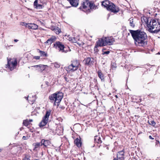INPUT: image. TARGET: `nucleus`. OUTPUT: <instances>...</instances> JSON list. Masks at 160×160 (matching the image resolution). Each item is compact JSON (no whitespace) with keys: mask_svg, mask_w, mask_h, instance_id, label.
<instances>
[{"mask_svg":"<svg viewBox=\"0 0 160 160\" xmlns=\"http://www.w3.org/2000/svg\"><path fill=\"white\" fill-rule=\"evenodd\" d=\"M129 32L136 46L143 48L146 47L148 45V39L146 32L140 29L136 30H130Z\"/></svg>","mask_w":160,"mask_h":160,"instance_id":"obj_1","label":"nucleus"},{"mask_svg":"<svg viewBox=\"0 0 160 160\" xmlns=\"http://www.w3.org/2000/svg\"><path fill=\"white\" fill-rule=\"evenodd\" d=\"M81 5L79 9L87 13H90L92 10L98 8L97 6L89 0H84L81 3Z\"/></svg>","mask_w":160,"mask_h":160,"instance_id":"obj_2","label":"nucleus"},{"mask_svg":"<svg viewBox=\"0 0 160 160\" xmlns=\"http://www.w3.org/2000/svg\"><path fill=\"white\" fill-rule=\"evenodd\" d=\"M148 31L152 33H157L160 31V23L156 20L153 19L147 24Z\"/></svg>","mask_w":160,"mask_h":160,"instance_id":"obj_3","label":"nucleus"},{"mask_svg":"<svg viewBox=\"0 0 160 160\" xmlns=\"http://www.w3.org/2000/svg\"><path fill=\"white\" fill-rule=\"evenodd\" d=\"M63 96V93L60 92H57L50 95L48 98L51 102L53 103L54 105H56V103L60 102Z\"/></svg>","mask_w":160,"mask_h":160,"instance_id":"obj_4","label":"nucleus"},{"mask_svg":"<svg viewBox=\"0 0 160 160\" xmlns=\"http://www.w3.org/2000/svg\"><path fill=\"white\" fill-rule=\"evenodd\" d=\"M81 66L79 60L75 59L71 61V64L67 67L66 70L68 72H73L77 71Z\"/></svg>","mask_w":160,"mask_h":160,"instance_id":"obj_5","label":"nucleus"},{"mask_svg":"<svg viewBox=\"0 0 160 160\" xmlns=\"http://www.w3.org/2000/svg\"><path fill=\"white\" fill-rule=\"evenodd\" d=\"M7 63L6 65V68L10 71H12L16 68L17 65V59L16 58H7Z\"/></svg>","mask_w":160,"mask_h":160,"instance_id":"obj_6","label":"nucleus"},{"mask_svg":"<svg viewBox=\"0 0 160 160\" xmlns=\"http://www.w3.org/2000/svg\"><path fill=\"white\" fill-rule=\"evenodd\" d=\"M53 48L58 49L59 52L66 53L68 51L69 48H67L65 47L63 43L60 41H56L53 44Z\"/></svg>","mask_w":160,"mask_h":160,"instance_id":"obj_7","label":"nucleus"},{"mask_svg":"<svg viewBox=\"0 0 160 160\" xmlns=\"http://www.w3.org/2000/svg\"><path fill=\"white\" fill-rule=\"evenodd\" d=\"M51 111V110L47 111L45 115L43 117L41 121L39 123V127H42L46 125L48 121L49 117L50 116Z\"/></svg>","mask_w":160,"mask_h":160,"instance_id":"obj_8","label":"nucleus"},{"mask_svg":"<svg viewBox=\"0 0 160 160\" xmlns=\"http://www.w3.org/2000/svg\"><path fill=\"white\" fill-rule=\"evenodd\" d=\"M125 149H123L122 150L118 152L117 153L116 157H113V160H124L125 159Z\"/></svg>","mask_w":160,"mask_h":160,"instance_id":"obj_9","label":"nucleus"},{"mask_svg":"<svg viewBox=\"0 0 160 160\" xmlns=\"http://www.w3.org/2000/svg\"><path fill=\"white\" fill-rule=\"evenodd\" d=\"M108 9V11L113 12L114 13H116L120 11V9L119 7L115 5L113 3H111L110 6Z\"/></svg>","mask_w":160,"mask_h":160,"instance_id":"obj_10","label":"nucleus"},{"mask_svg":"<svg viewBox=\"0 0 160 160\" xmlns=\"http://www.w3.org/2000/svg\"><path fill=\"white\" fill-rule=\"evenodd\" d=\"M41 146H43V148L44 150H46L51 144L50 141L48 140H45L44 139H42L41 140Z\"/></svg>","mask_w":160,"mask_h":160,"instance_id":"obj_11","label":"nucleus"},{"mask_svg":"<svg viewBox=\"0 0 160 160\" xmlns=\"http://www.w3.org/2000/svg\"><path fill=\"white\" fill-rule=\"evenodd\" d=\"M83 62L85 63V65L89 66H91L94 62L93 58L90 57H88L85 58Z\"/></svg>","mask_w":160,"mask_h":160,"instance_id":"obj_12","label":"nucleus"},{"mask_svg":"<svg viewBox=\"0 0 160 160\" xmlns=\"http://www.w3.org/2000/svg\"><path fill=\"white\" fill-rule=\"evenodd\" d=\"M96 43L98 46H99L100 47L107 46L106 37H103L100 38L98 41L96 42Z\"/></svg>","mask_w":160,"mask_h":160,"instance_id":"obj_13","label":"nucleus"},{"mask_svg":"<svg viewBox=\"0 0 160 160\" xmlns=\"http://www.w3.org/2000/svg\"><path fill=\"white\" fill-rule=\"evenodd\" d=\"M111 3H112V2L108 0H105L102 2L101 5L102 7L106 8L108 10V8H109L111 5Z\"/></svg>","mask_w":160,"mask_h":160,"instance_id":"obj_14","label":"nucleus"},{"mask_svg":"<svg viewBox=\"0 0 160 160\" xmlns=\"http://www.w3.org/2000/svg\"><path fill=\"white\" fill-rule=\"evenodd\" d=\"M106 40L107 45H112L115 42V39L112 37H106Z\"/></svg>","mask_w":160,"mask_h":160,"instance_id":"obj_15","label":"nucleus"},{"mask_svg":"<svg viewBox=\"0 0 160 160\" xmlns=\"http://www.w3.org/2000/svg\"><path fill=\"white\" fill-rule=\"evenodd\" d=\"M57 39V37L54 36H52V37L45 42V44L49 43L51 44L52 42H54Z\"/></svg>","mask_w":160,"mask_h":160,"instance_id":"obj_16","label":"nucleus"},{"mask_svg":"<svg viewBox=\"0 0 160 160\" xmlns=\"http://www.w3.org/2000/svg\"><path fill=\"white\" fill-rule=\"evenodd\" d=\"M27 27L29 29L36 30L38 28V26L34 23H28Z\"/></svg>","mask_w":160,"mask_h":160,"instance_id":"obj_17","label":"nucleus"},{"mask_svg":"<svg viewBox=\"0 0 160 160\" xmlns=\"http://www.w3.org/2000/svg\"><path fill=\"white\" fill-rule=\"evenodd\" d=\"M97 73L98 74V76L101 79V80L102 81H104V76L101 70H98L97 72Z\"/></svg>","mask_w":160,"mask_h":160,"instance_id":"obj_18","label":"nucleus"},{"mask_svg":"<svg viewBox=\"0 0 160 160\" xmlns=\"http://www.w3.org/2000/svg\"><path fill=\"white\" fill-rule=\"evenodd\" d=\"M74 144L78 148H80L82 146V142L81 141V138H76L74 141Z\"/></svg>","mask_w":160,"mask_h":160,"instance_id":"obj_19","label":"nucleus"},{"mask_svg":"<svg viewBox=\"0 0 160 160\" xmlns=\"http://www.w3.org/2000/svg\"><path fill=\"white\" fill-rule=\"evenodd\" d=\"M33 146H34L33 150L37 151L38 150V149L39 148L40 146H42L41 142H36V143H33Z\"/></svg>","mask_w":160,"mask_h":160,"instance_id":"obj_20","label":"nucleus"},{"mask_svg":"<svg viewBox=\"0 0 160 160\" xmlns=\"http://www.w3.org/2000/svg\"><path fill=\"white\" fill-rule=\"evenodd\" d=\"M37 51L40 53L41 57H47L48 56L47 53L46 52L41 51L38 49H37Z\"/></svg>","mask_w":160,"mask_h":160,"instance_id":"obj_21","label":"nucleus"},{"mask_svg":"<svg viewBox=\"0 0 160 160\" xmlns=\"http://www.w3.org/2000/svg\"><path fill=\"white\" fill-rule=\"evenodd\" d=\"M71 5L74 7H76L78 5V3L76 0H70L69 1Z\"/></svg>","mask_w":160,"mask_h":160,"instance_id":"obj_22","label":"nucleus"},{"mask_svg":"<svg viewBox=\"0 0 160 160\" xmlns=\"http://www.w3.org/2000/svg\"><path fill=\"white\" fill-rule=\"evenodd\" d=\"M46 66H47L45 65H42V64H39L38 65L33 66L32 67H37V68L39 67L40 68V69H41V70L43 71L46 68H45Z\"/></svg>","mask_w":160,"mask_h":160,"instance_id":"obj_23","label":"nucleus"},{"mask_svg":"<svg viewBox=\"0 0 160 160\" xmlns=\"http://www.w3.org/2000/svg\"><path fill=\"white\" fill-rule=\"evenodd\" d=\"M94 141L98 143H101L102 142L101 138L100 137L98 136H96L95 137Z\"/></svg>","mask_w":160,"mask_h":160,"instance_id":"obj_24","label":"nucleus"},{"mask_svg":"<svg viewBox=\"0 0 160 160\" xmlns=\"http://www.w3.org/2000/svg\"><path fill=\"white\" fill-rule=\"evenodd\" d=\"M52 30L54 31L57 34H59L61 32V29L58 27L53 28Z\"/></svg>","mask_w":160,"mask_h":160,"instance_id":"obj_25","label":"nucleus"},{"mask_svg":"<svg viewBox=\"0 0 160 160\" xmlns=\"http://www.w3.org/2000/svg\"><path fill=\"white\" fill-rule=\"evenodd\" d=\"M129 24L130 26L132 28L135 27V23L134 22V19L132 18H130L129 19Z\"/></svg>","mask_w":160,"mask_h":160,"instance_id":"obj_26","label":"nucleus"},{"mask_svg":"<svg viewBox=\"0 0 160 160\" xmlns=\"http://www.w3.org/2000/svg\"><path fill=\"white\" fill-rule=\"evenodd\" d=\"M38 0H35L34 2V6L36 8H38L40 7H41L42 6L41 4H38Z\"/></svg>","mask_w":160,"mask_h":160,"instance_id":"obj_27","label":"nucleus"},{"mask_svg":"<svg viewBox=\"0 0 160 160\" xmlns=\"http://www.w3.org/2000/svg\"><path fill=\"white\" fill-rule=\"evenodd\" d=\"M27 98V100H28V102L31 104H33L35 100L34 99H32V98L30 97H28Z\"/></svg>","mask_w":160,"mask_h":160,"instance_id":"obj_28","label":"nucleus"},{"mask_svg":"<svg viewBox=\"0 0 160 160\" xmlns=\"http://www.w3.org/2000/svg\"><path fill=\"white\" fill-rule=\"evenodd\" d=\"M23 124L25 126L27 127L30 125V123H29V121L28 120L26 119L23 121Z\"/></svg>","mask_w":160,"mask_h":160,"instance_id":"obj_29","label":"nucleus"},{"mask_svg":"<svg viewBox=\"0 0 160 160\" xmlns=\"http://www.w3.org/2000/svg\"><path fill=\"white\" fill-rule=\"evenodd\" d=\"M24 156V157L22 160H30V156L29 155L25 154Z\"/></svg>","mask_w":160,"mask_h":160,"instance_id":"obj_30","label":"nucleus"},{"mask_svg":"<svg viewBox=\"0 0 160 160\" xmlns=\"http://www.w3.org/2000/svg\"><path fill=\"white\" fill-rule=\"evenodd\" d=\"M151 122V123L149 122V121H148V123L149 125H152V126L153 127L155 128L157 127L156 126V123L154 121L152 120Z\"/></svg>","mask_w":160,"mask_h":160,"instance_id":"obj_31","label":"nucleus"},{"mask_svg":"<svg viewBox=\"0 0 160 160\" xmlns=\"http://www.w3.org/2000/svg\"><path fill=\"white\" fill-rule=\"evenodd\" d=\"M100 47V46H98V45L96 44V43L95 46L94 48V50L95 53H97L99 51V49L98 48V47Z\"/></svg>","mask_w":160,"mask_h":160,"instance_id":"obj_32","label":"nucleus"},{"mask_svg":"<svg viewBox=\"0 0 160 160\" xmlns=\"http://www.w3.org/2000/svg\"><path fill=\"white\" fill-rule=\"evenodd\" d=\"M79 46H82L84 44V42L81 41H80L79 39H78L76 42Z\"/></svg>","mask_w":160,"mask_h":160,"instance_id":"obj_33","label":"nucleus"},{"mask_svg":"<svg viewBox=\"0 0 160 160\" xmlns=\"http://www.w3.org/2000/svg\"><path fill=\"white\" fill-rule=\"evenodd\" d=\"M69 39L70 41H71L73 43H76L77 41L75 39L74 37L72 38H69Z\"/></svg>","mask_w":160,"mask_h":160,"instance_id":"obj_34","label":"nucleus"},{"mask_svg":"<svg viewBox=\"0 0 160 160\" xmlns=\"http://www.w3.org/2000/svg\"><path fill=\"white\" fill-rule=\"evenodd\" d=\"M64 78L65 80L68 82V76L66 75H64Z\"/></svg>","mask_w":160,"mask_h":160,"instance_id":"obj_35","label":"nucleus"},{"mask_svg":"<svg viewBox=\"0 0 160 160\" xmlns=\"http://www.w3.org/2000/svg\"><path fill=\"white\" fill-rule=\"evenodd\" d=\"M33 59L36 60H39L40 59V56H34L33 57Z\"/></svg>","mask_w":160,"mask_h":160,"instance_id":"obj_36","label":"nucleus"},{"mask_svg":"<svg viewBox=\"0 0 160 160\" xmlns=\"http://www.w3.org/2000/svg\"><path fill=\"white\" fill-rule=\"evenodd\" d=\"M110 52L109 51H105V52H104L102 53V55H104L105 54H108L110 53Z\"/></svg>","mask_w":160,"mask_h":160,"instance_id":"obj_37","label":"nucleus"},{"mask_svg":"<svg viewBox=\"0 0 160 160\" xmlns=\"http://www.w3.org/2000/svg\"><path fill=\"white\" fill-rule=\"evenodd\" d=\"M156 141L155 145L157 147L158 146V144H160V142L159 140H156Z\"/></svg>","mask_w":160,"mask_h":160,"instance_id":"obj_38","label":"nucleus"},{"mask_svg":"<svg viewBox=\"0 0 160 160\" xmlns=\"http://www.w3.org/2000/svg\"><path fill=\"white\" fill-rule=\"evenodd\" d=\"M28 136H23L22 137V139L24 140H27L28 139Z\"/></svg>","mask_w":160,"mask_h":160,"instance_id":"obj_39","label":"nucleus"},{"mask_svg":"<svg viewBox=\"0 0 160 160\" xmlns=\"http://www.w3.org/2000/svg\"><path fill=\"white\" fill-rule=\"evenodd\" d=\"M22 24H21L22 25L26 26V27L28 26V23H27L24 22H22Z\"/></svg>","mask_w":160,"mask_h":160,"instance_id":"obj_40","label":"nucleus"},{"mask_svg":"<svg viewBox=\"0 0 160 160\" xmlns=\"http://www.w3.org/2000/svg\"><path fill=\"white\" fill-rule=\"evenodd\" d=\"M45 83L46 85H47V86H49V82L48 81H46L45 82Z\"/></svg>","mask_w":160,"mask_h":160,"instance_id":"obj_41","label":"nucleus"},{"mask_svg":"<svg viewBox=\"0 0 160 160\" xmlns=\"http://www.w3.org/2000/svg\"><path fill=\"white\" fill-rule=\"evenodd\" d=\"M149 138L150 139H154V138H153L151 136V135H150L149 136Z\"/></svg>","mask_w":160,"mask_h":160,"instance_id":"obj_42","label":"nucleus"},{"mask_svg":"<svg viewBox=\"0 0 160 160\" xmlns=\"http://www.w3.org/2000/svg\"><path fill=\"white\" fill-rule=\"evenodd\" d=\"M55 66L57 68H58L59 67V65L58 64H55Z\"/></svg>","mask_w":160,"mask_h":160,"instance_id":"obj_43","label":"nucleus"},{"mask_svg":"<svg viewBox=\"0 0 160 160\" xmlns=\"http://www.w3.org/2000/svg\"><path fill=\"white\" fill-rule=\"evenodd\" d=\"M28 121H29V123H30V122H32V119H29L28 120Z\"/></svg>","mask_w":160,"mask_h":160,"instance_id":"obj_44","label":"nucleus"},{"mask_svg":"<svg viewBox=\"0 0 160 160\" xmlns=\"http://www.w3.org/2000/svg\"><path fill=\"white\" fill-rule=\"evenodd\" d=\"M18 41V40H17V39H14V41L15 42H17Z\"/></svg>","mask_w":160,"mask_h":160,"instance_id":"obj_45","label":"nucleus"},{"mask_svg":"<svg viewBox=\"0 0 160 160\" xmlns=\"http://www.w3.org/2000/svg\"><path fill=\"white\" fill-rule=\"evenodd\" d=\"M115 97L116 98H118V96L117 95H116L115 96Z\"/></svg>","mask_w":160,"mask_h":160,"instance_id":"obj_46","label":"nucleus"},{"mask_svg":"<svg viewBox=\"0 0 160 160\" xmlns=\"http://www.w3.org/2000/svg\"><path fill=\"white\" fill-rule=\"evenodd\" d=\"M106 50V48H103L102 49V52H104V50Z\"/></svg>","mask_w":160,"mask_h":160,"instance_id":"obj_47","label":"nucleus"},{"mask_svg":"<svg viewBox=\"0 0 160 160\" xmlns=\"http://www.w3.org/2000/svg\"><path fill=\"white\" fill-rule=\"evenodd\" d=\"M92 86V84L91 83H90V86L91 87Z\"/></svg>","mask_w":160,"mask_h":160,"instance_id":"obj_48","label":"nucleus"},{"mask_svg":"<svg viewBox=\"0 0 160 160\" xmlns=\"http://www.w3.org/2000/svg\"><path fill=\"white\" fill-rule=\"evenodd\" d=\"M95 87H98V86H97V85H95Z\"/></svg>","mask_w":160,"mask_h":160,"instance_id":"obj_49","label":"nucleus"},{"mask_svg":"<svg viewBox=\"0 0 160 160\" xmlns=\"http://www.w3.org/2000/svg\"><path fill=\"white\" fill-rule=\"evenodd\" d=\"M62 109H64V107H63V108L62 107Z\"/></svg>","mask_w":160,"mask_h":160,"instance_id":"obj_50","label":"nucleus"},{"mask_svg":"<svg viewBox=\"0 0 160 160\" xmlns=\"http://www.w3.org/2000/svg\"><path fill=\"white\" fill-rule=\"evenodd\" d=\"M27 97H25V98L27 100Z\"/></svg>","mask_w":160,"mask_h":160,"instance_id":"obj_51","label":"nucleus"},{"mask_svg":"<svg viewBox=\"0 0 160 160\" xmlns=\"http://www.w3.org/2000/svg\"><path fill=\"white\" fill-rule=\"evenodd\" d=\"M94 80L96 81H97V80H95V79H94Z\"/></svg>","mask_w":160,"mask_h":160,"instance_id":"obj_52","label":"nucleus"},{"mask_svg":"<svg viewBox=\"0 0 160 160\" xmlns=\"http://www.w3.org/2000/svg\"><path fill=\"white\" fill-rule=\"evenodd\" d=\"M158 54H160V53L159 52H158Z\"/></svg>","mask_w":160,"mask_h":160,"instance_id":"obj_53","label":"nucleus"},{"mask_svg":"<svg viewBox=\"0 0 160 160\" xmlns=\"http://www.w3.org/2000/svg\"><path fill=\"white\" fill-rule=\"evenodd\" d=\"M68 1H70V0H67Z\"/></svg>","mask_w":160,"mask_h":160,"instance_id":"obj_54","label":"nucleus"}]
</instances>
